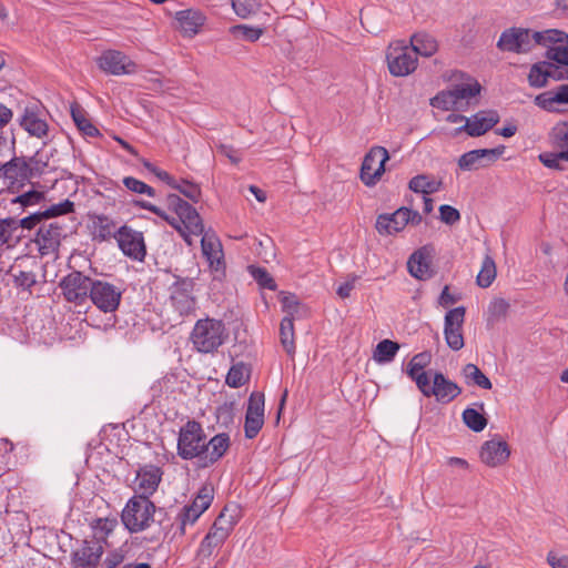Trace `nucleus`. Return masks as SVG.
Masks as SVG:
<instances>
[{
    "mask_svg": "<svg viewBox=\"0 0 568 568\" xmlns=\"http://www.w3.org/2000/svg\"><path fill=\"white\" fill-rule=\"evenodd\" d=\"M231 446L227 433H219L207 439L202 424L195 419L180 427L178 434L176 453L183 460H196L200 469L215 465L226 454Z\"/></svg>",
    "mask_w": 568,
    "mask_h": 568,
    "instance_id": "nucleus-1",
    "label": "nucleus"
},
{
    "mask_svg": "<svg viewBox=\"0 0 568 568\" xmlns=\"http://www.w3.org/2000/svg\"><path fill=\"white\" fill-rule=\"evenodd\" d=\"M166 511L163 508H156L155 505L146 496L131 497L121 514V520L130 532H140L150 527L155 517H159L161 530L166 534L171 524H164L163 518Z\"/></svg>",
    "mask_w": 568,
    "mask_h": 568,
    "instance_id": "nucleus-2",
    "label": "nucleus"
},
{
    "mask_svg": "<svg viewBox=\"0 0 568 568\" xmlns=\"http://www.w3.org/2000/svg\"><path fill=\"white\" fill-rule=\"evenodd\" d=\"M227 337L226 328L221 320H199L191 333L193 347L203 354L215 352Z\"/></svg>",
    "mask_w": 568,
    "mask_h": 568,
    "instance_id": "nucleus-3",
    "label": "nucleus"
},
{
    "mask_svg": "<svg viewBox=\"0 0 568 568\" xmlns=\"http://www.w3.org/2000/svg\"><path fill=\"white\" fill-rule=\"evenodd\" d=\"M93 280L83 272L73 270L59 281L61 296L74 306H83L89 301Z\"/></svg>",
    "mask_w": 568,
    "mask_h": 568,
    "instance_id": "nucleus-4",
    "label": "nucleus"
},
{
    "mask_svg": "<svg viewBox=\"0 0 568 568\" xmlns=\"http://www.w3.org/2000/svg\"><path fill=\"white\" fill-rule=\"evenodd\" d=\"M124 288L120 283L94 278L89 300L102 313H114L121 303Z\"/></svg>",
    "mask_w": 568,
    "mask_h": 568,
    "instance_id": "nucleus-5",
    "label": "nucleus"
},
{
    "mask_svg": "<svg viewBox=\"0 0 568 568\" xmlns=\"http://www.w3.org/2000/svg\"><path fill=\"white\" fill-rule=\"evenodd\" d=\"M235 525L236 519L232 515L222 511L202 539L197 549V556L201 558L211 557L215 549L223 546Z\"/></svg>",
    "mask_w": 568,
    "mask_h": 568,
    "instance_id": "nucleus-6",
    "label": "nucleus"
},
{
    "mask_svg": "<svg viewBox=\"0 0 568 568\" xmlns=\"http://www.w3.org/2000/svg\"><path fill=\"white\" fill-rule=\"evenodd\" d=\"M166 204L180 219L183 229L176 226L186 242L190 243L187 235H201L204 232L202 219L194 206L181 199L178 194H169Z\"/></svg>",
    "mask_w": 568,
    "mask_h": 568,
    "instance_id": "nucleus-7",
    "label": "nucleus"
},
{
    "mask_svg": "<svg viewBox=\"0 0 568 568\" xmlns=\"http://www.w3.org/2000/svg\"><path fill=\"white\" fill-rule=\"evenodd\" d=\"M389 73L394 77H406L418 65V58L404 41L390 43L386 53Z\"/></svg>",
    "mask_w": 568,
    "mask_h": 568,
    "instance_id": "nucleus-8",
    "label": "nucleus"
},
{
    "mask_svg": "<svg viewBox=\"0 0 568 568\" xmlns=\"http://www.w3.org/2000/svg\"><path fill=\"white\" fill-rule=\"evenodd\" d=\"M536 43L547 48L546 58L568 67V33L558 29L535 31Z\"/></svg>",
    "mask_w": 568,
    "mask_h": 568,
    "instance_id": "nucleus-9",
    "label": "nucleus"
},
{
    "mask_svg": "<svg viewBox=\"0 0 568 568\" xmlns=\"http://www.w3.org/2000/svg\"><path fill=\"white\" fill-rule=\"evenodd\" d=\"M174 278L175 281L169 286L171 305L181 316L190 315L196 306L193 295L195 283L190 277L174 275Z\"/></svg>",
    "mask_w": 568,
    "mask_h": 568,
    "instance_id": "nucleus-10",
    "label": "nucleus"
},
{
    "mask_svg": "<svg viewBox=\"0 0 568 568\" xmlns=\"http://www.w3.org/2000/svg\"><path fill=\"white\" fill-rule=\"evenodd\" d=\"M201 248L213 274V280L222 281L225 277L226 265L223 246L217 235L214 232H203Z\"/></svg>",
    "mask_w": 568,
    "mask_h": 568,
    "instance_id": "nucleus-11",
    "label": "nucleus"
},
{
    "mask_svg": "<svg viewBox=\"0 0 568 568\" xmlns=\"http://www.w3.org/2000/svg\"><path fill=\"white\" fill-rule=\"evenodd\" d=\"M536 43L535 32L529 29L513 27L501 32L497 48L504 52L527 53Z\"/></svg>",
    "mask_w": 568,
    "mask_h": 568,
    "instance_id": "nucleus-12",
    "label": "nucleus"
},
{
    "mask_svg": "<svg viewBox=\"0 0 568 568\" xmlns=\"http://www.w3.org/2000/svg\"><path fill=\"white\" fill-rule=\"evenodd\" d=\"M213 498V487L203 486L200 488L192 503L182 508L178 516V530L181 536L185 534V526L187 524L193 525L199 519V517L211 506Z\"/></svg>",
    "mask_w": 568,
    "mask_h": 568,
    "instance_id": "nucleus-13",
    "label": "nucleus"
},
{
    "mask_svg": "<svg viewBox=\"0 0 568 568\" xmlns=\"http://www.w3.org/2000/svg\"><path fill=\"white\" fill-rule=\"evenodd\" d=\"M389 154L384 146H373L364 156L361 165L359 178L367 186H373L385 172V163Z\"/></svg>",
    "mask_w": 568,
    "mask_h": 568,
    "instance_id": "nucleus-14",
    "label": "nucleus"
},
{
    "mask_svg": "<svg viewBox=\"0 0 568 568\" xmlns=\"http://www.w3.org/2000/svg\"><path fill=\"white\" fill-rule=\"evenodd\" d=\"M104 554L100 539H85L78 549L71 551L70 565L72 568H97Z\"/></svg>",
    "mask_w": 568,
    "mask_h": 568,
    "instance_id": "nucleus-15",
    "label": "nucleus"
},
{
    "mask_svg": "<svg viewBox=\"0 0 568 568\" xmlns=\"http://www.w3.org/2000/svg\"><path fill=\"white\" fill-rule=\"evenodd\" d=\"M98 67L112 75L134 74L138 65L125 53L119 50H105L97 59Z\"/></svg>",
    "mask_w": 568,
    "mask_h": 568,
    "instance_id": "nucleus-16",
    "label": "nucleus"
},
{
    "mask_svg": "<svg viewBox=\"0 0 568 568\" xmlns=\"http://www.w3.org/2000/svg\"><path fill=\"white\" fill-rule=\"evenodd\" d=\"M115 240L125 256L135 261H143L146 251L142 232L135 231L128 225H122L116 230Z\"/></svg>",
    "mask_w": 568,
    "mask_h": 568,
    "instance_id": "nucleus-17",
    "label": "nucleus"
},
{
    "mask_svg": "<svg viewBox=\"0 0 568 568\" xmlns=\"http://www.w3.org/2000/svg\"><path fill=\"white\" fill-rule=\"evenodd\" d=\"M505 145L493 149H476L462 154L458 166L463 171H475L496 162L505 152Z\"/></svg>",
    "mask_w": 568,
    "mask_h": 568,
    "instance_id": "nucleus-18",
    "label": "nucleus"
},
{
    "mask_svg": "<svg viewBox=\"0 0 568 568\" xmlns=\"http://www.w3.org/2000/svg\"><path fill=\"white\" fill-rule=\"evenodd\" d=\"M500 118L496 110H481L466 120V123L457 128L456 134L466 132L471 138H478L490 131Z\"/></svg>",
    "mask_w": 568,
    "mask_h": 568,
    "instance_id": "nucleus-19",
    "label": "nucleus"
},
{
    "mask_svg": "<svg viewBox=\"0 0 568 568\" xmlns=\"http://www.w3.org/2000/svg\"><path fill=\"white\" fill-rule=\"evenodd\" d=\"M509 456V445L499 436L486 440L479 452L480 460L489 467H497L505 464Z\"/></svg>",
    "mask_w": 568,
    "mask_h": 568,
    "instance_id": "nucleus-20",
    "label": "nucleus"
},
{
    "mask_svg": "<svg viewBox=\"0 0 568 568\" xmlns=\"http://www.w3.org/2000/svg\"><path fill=\"white\" fill-rule=\"evenodd\" d=\"M63 227L58 222L44 224L39 227L36 235V243L42 255L51 254L58 251L61 244Z\"/></svg>",
    "mask_w": 568,
    "mask_h": 568,
    "instance_id": "nucleus-21",
    "label": "nucleus"
},
{
    "mask_svg": "<svg viewBox=\"0 0 568 568\" xmlns=\"http://www.w3.org/2000/svg\"><path fill=\"white\" fill-rule=\"evenodd\" d=\"M534 103L550 113H561L558 104H568V84H560L552 90L536 95Z\"/></svg>",
    "mask_w": 568,
    "mask_h": 568,
    "instance_id": "nucleus-22",
    "label": "nucleus"
},
{
    "mask_svg": "<svg viewBox=\"0 0 568 568\" xmlns=\"http://www.w3.org/2000/svg\"><path fill=\"white\" fill-rule=\"evenodd\" d=\"M175 20L183 37L193 38L204 26L206 17L200 10L185 9L175 13Z\"/></svg>",
    "mask_w": 568,
    "mask_h": 568,
    "instance_id": "nucleus-23",
    "label": "nucleus"
},
{
    "mask_svg": "<svg viewBox=\"0 0 568 568\" xmlns=\"http://www.w3.org/2000/svg\"><path fill=\"white\" fill-rule=\"evenodd\" d=\"M162 478V470L155 465H145L141 467L135 477L139 496H151L156 489Z\"/></svg>",
    "mask_w": 568,
    "mask_h": 568,
    "instance_id": "nucleus-24",
    "label": "nucleus"
},
{
    "mask_svg": "<svg viewBox=\"0 0 568 568\" xmlns=\"http://www.w3.org/2000/svg\"><path fill=\"white\" fill-rule=\"evenodd\" d=\"M407 224L405 206H402L392 214H381L376 221V230L379 234L392 235L403 231Z\"/></svg>",
    "mask_w": 568,
    "mask_h": 568,
    "instance_id": "nucleus-25",
    "label": "nucleus"
},
{
    "mask_svg": "<svg viewBox=\"0 0 568 568\" xmlns=\"http://www.w3.org/2000/svg\"><path fill=\"white\" fill-rule=\"evenodd\" d=\"M407 267L409 274L420 281L428 280L433 276L430 268L429 254L426 247L415 251L408 258Z\"/></svg>",
    "mask_w": 568,
    "mask_h": 568,
    "instance_id": "nucleus-26",
    "label": "nucleus"
},
{
    "mask_svg": "<svg viewBox=\"0 0 568 568\" xmlns=\"http://www.w3.org/2000/svg\"><path fill=\"white\" fill-rule=\"evenodd\" d=\"M0 178L14 182L29 181L28 164L24 156H13L0 166Z\"/></svg>",
    "mask_w": 568,
    "mask_h": 568,
    "instance_id": "nucleus-27",
    "label": "nucleus"
},
{
    "mask_svg": "<svg viewBox=\"0 0 568 568\" xmlns=\"http://www.w3.org/2000/svg\"><path fill=\"white\" fill-rule=\"evenodd\" d=\"M435 394L433 396L440 403H449L462 393V388L453 381L448 379L442 372L434 373Z\"/></svg>",
    "mask_w": 568,
    "mask_h": 568,
    "instance_id": "nucleus-28",
    "label": "nucleus"
},
{
    "mask_svg": "<svg viewBox=\"0 0 568 568\" xmlns=\"http://www.w3.org/2000/svg\"><path fill=\"white\" fill-rule=\"evenodd\" d=\"M409 48L418 55L429 58L438 50L437 40L427 32H415L409 39Z\"/></svg>",
    "mask_w": 568,
    "mask_h": 568,
    "instance_id": "nucleus-29",
    "label": "nucleus"
},
{
    "mask_svg": "<svg viewBox=\"0 0 568 568\" xmlns=\"http://www.w3.org/2000/svg\"><path fill=\"white\" fill-rule=\"evenodd\" d=\"M91 233L93 240L104 242L111 237L115 239V222L108 215L97 214L91 219Z\"/></svg>",
    "mask_w": 568,
    "mask_h": 568,
    "instance_id": "nucleus-30",
    "label": "nucleus"
},
{
    "mask_svg": "<svg viewBox=\"0 0 568 568\" xmlns=\"http://www.w3.org/2000/svg\"><path fill=\"white\" fill-rule=\"evenodd\" d=\"M45 201V193L38 190H29L10 200L11 211L21 214L28 207L36 206Z\"/></svg>",
    "mask_w": 568,
    "mask_h": 568,
    "instance_id": "nucleus-31",
    "label": "nucleus"
},
{
    "mask_svg": "<svg viewBox=\"0 0 568 568\" xmlns=\"http://www.w3.org/2000/svg\"><path fill=\"white\" fill-rule=\"evenodd\" d=\"M19 123L21 128L32 136L41 139L48 133V123L43 119L39 118L36 112L29 109L24 110L23 114L19 119Z\"/></svg>",
    "mask_w": 568,
    "mask_h": 568,
    "instance_id": "nucleus-32",
    "label": "nucleus"
},
{
    "mask_svg": "<svg viewBox=\"0 0 568 568\" xmlns=\"http://www.w3.org/2000/svg\"><path fill=\"white\" fill-rule=\"evenodd\" d=\"M252 374V367L242 361L233 363L226 376L225 384L231 388H240L248 383Z\"/></svg>",
    "mask_w": 568,
    "mask_h": 568,
    "instance_id": "nucleus-33",
    "label": "nucleus"
},
{
    "mask_svg": "<svg viewBox=\"0 0 568 568\" xmlns=\"http://www.w3.org/2000/svg\"><path fill=\"white\" fill-rule=\"evenodd\" d=\"M548 141L554 150L568 153V121L557 122L548 133Z\"/></svg>",
    "mask_w": 568,
    "mask_h": 568,
    "instance_id": "nucleus-34",
    "label": "nucleus"
},
{
    "mask_svg": "<svg viewBox=\"0 0 568 568\" xmlns=\"http://www.w3.org/2000/svg\"><path fill=\"white\" fill-rule=\"evenodd\" d=\"M442 181L429 179L426 174H418L412 178L408 182V189L414 193H422L424 195L433 194L442 189Z\"/></svg>",
    "mask_w": 568,
    "mask_h": 568,
    "instance_id": "nucleus-35",
    "label": "nucleus"
},
{
    "mask_svg": "<svg viewBox=\"0 0 568 568\" xmlns=\"http://www.w3.org/2000/svg\"><path fill=\"white\" fill-rule=\"evenodd\" d=\"M400 345L392 339H383L381 341L373 353V358L378 364H387L390 363L395 356L397 355Z\"/></svg>",
    "mask_w": 568,
    "mask_h": 568,
    "instance_id": "nucleus-36",
    "label": "nucleus"
},
{
    "mask_svg": "<svg viewBox=\"0 0 568 568\" xmlns=\"http://www.w3.org/2000/svg\"><path fill=\"white\" fill-rule=\"evenodd\" d=\"M551 67L550 61H539L530 67L528 73V82L532 88H544L548 83L550 72L548 69Z\"/></svg>",
    "mask_w": 568,
    "mask_h": 568,
    "instance_id": "nucleus-37",
    "label": "nucleus"
},
{
    "mask_svg": "<svg viewBox=\"0 0 568 568\" xmlns=\"http://www.w3.org/2000/svg\"><path fill=\"white\" fill-rule=\"evenodd\" d=\"M281 344L288 355L295 354L294 317L285 316L280 325Z\"/></svg>",
    "mask_w": 568,
    "mask_h": 568,
    "instance_id": "nucleus-38",
    "label": "nucleus"
},
{
    "mask_svg": "<svg viewBox=\"0 0 568 568\" xmlns=\"http://www.w3.org/2000/svg\"><path fill=\"white\" fill-rule=\"evenodd\" d=\"M463 376L467 385H476L483 389H491L490 379L475 364H466L463 367Z\"/></svg>",
    "mask_w": 568,
    "mask_h": 568,
    "instance_id": "nucleus-39",
    "label": "nucleus"
},
{
    "mask_svg": "<svg viewBox=\"0 0 568 568\" xmlns=\"http://www.w3.org/2000/svg\"><path fill=\"white\" fill-rule=\"evenodd\" d=\"M71 116L77 128L83 133V135L90 138L101 135L99 129L85 116L84 111L80 106H71Z\"/></svg>",
    "mask_w": 568,
    "mask_h": 568,
    "instance_id": "nucleus-40",
    "label": "nucleus"
},
{
    "mask_svg": "<svg viewBox=\"0 0 568 568\" xmlns=\"http://www.w3.org/2000/svg\"><path fill=\"white\" fill-rule=\"evenodd\" d=\"M497 270L494 258L486 255L481 263V268L476 277V283L479 287H489L496 278Z\"/></svg>",
    "mask_w": 568,
    "mask_h": 568,
    "instance_id": "nucleus-41",
    "label": "nucleus"
},
{
    "mask_svg": "<svg viewBox=\"0 0 568 568\" xmlns=\"http://www.w3.org/2000/svg\"><path fill=\"white\" fill-rule=\"evenodd\" d=\"M264 29L260 27H253L247 24H235L230 28V33L239 40L248 42L257 41L263 34Z\"/></svg>",
    "mask_w": 568,
    "mask_h": 568,
    "instance_id": "nucleus-42",
    "label": "nucleus"
},
{
    "mask_svg": "<svg viewBox=\"0 0 568 568\" xmlns=\"http://www.w3.org/2000/svg\"><path fill=\"white\" fill-rule=\"evenodd\" d=\"M464 424L475 433H479L487 426V418L483 413L473 407H467L462 414Z\"/></svg>",
    "mask_w": 568,
    "mask_h": 568,
    "instance_id": "nucleus-43",
    "label": "nucleus"
},
{
    "mask_svg": "<svg viewBox=\"0 0 568 568\" xmlns=\"http://www.w3.org/2000/svg\"><path fill=\"white\" fill-rule=\"evenodd\" d=\"M538 160L542 165L548 169H552L556 171H564L565 166L562 164L564 161L568 162V153L567 152H542L538 155Z\"/></svg>",
    "mask_w": 568,
    "mask_h": 568,
    "instance_id": "nucleus-44",
    "label": "nucleus"
},
{
    "mask_svg": "<svg viewBox=\"0 0 568 568\" xmlns=\"http://www.w3.org/2000/svg\"><path fill=\"white\" fill-rule=\"evenodd\" d=\"M481 87L477 80H474L471 83H462L455 84L450 91L456 102L458 103L460 100L469 99L478 95L480 93Z\"/></svg>",
    "mask_w": 568,
    "mask_h": 568,
    "instance_id": "nucleus-45",
    "label": "nucleus"
},
{
    "mask_svg": "<svg viewBox=\"0 0 568 568\" xmlns=\"http://www.w3.org/2000/svg\"><path fill=\"white\" fill-rule=\"evenodd\" d=\"M75 211V204L73 201L65 199L60 203L52 204L47 209L42 210L45 220L54 219L62 215H68Z\"/></svg>",
    "mask_w": 568,
    "mask_h": 568,
    "instance_id": "nucleus-46",
    "label": "nucleus"
},
{
    "mask_svg": "<svg viewBox=\"0 0 568 568\" xmlns=\"http://www.w3.org/2000/svg\"><path fill=\"white\" fill-rule=\"evenodd\" d=\"M248 272L251 276L256 281L261 288L274 291L276 283L266 268L255 265H250Z\"/></svg>",
    "mask_w": 568,
    "mask_h": 568,
    "instance_id": "nucleus-47",
    "label": "nucleus"
},
{
    "mask_svg": "<svg viewBox=\"0 0 568 568\" xmlns=\"http://www.w3.org/2000/svg\"><path fill=\"white\" fill-rule=\"evenodd\" d=\"M265 397L262 392H253L247 400L246 416L264 419Z\"/></svg>",
    "mask_w": 568,
    "mask_h": 568,
    "instance_id": "nucleus-48",
    "label": "nucleus"
},
{
    "mask_svg": "<svg viewBox=\"0 0 568 568\" xmlns=\"http://www.w3.org/2000/svg\"><path fill=\"white\" fill-rule=\"evenodd\" d=\"M408 377L416 383L417 388L425 397H432L435 394V378L433 377L432 384L428 372L417 373Z\"/></svg>",
    "mask_w": 568,
    "mask_h": 568,
    "instance_id": "nucleus-49",
    "label": "nucleus"
},
{
    "mask_svg": "<svg viewBox=\"0 0 568 568\" xmlns=\"http://www.w3.org/2000/svg\"><path fill=\"white\" fill-rule=\"evenodd\" d=\"M430 104L439 110L449 111L456 109L457 102L450 90L440 91L430 100Z\"/></svg>",
    "mask_w": 568,
    "mask_h": 568,
    "instance_id": "nucleus-50",
    "label": "nucleus"
},
{
    "mask_svg": "<svg viewBox=\"0 0 568 568\" xmlns=\"http://www.w3.org/2000/svg\"><path fill=\"white\" fill-rule=\"evenodd\" d=\"M124 186L138 194H146L148 196L154 197L155 196V190L150 186L149 184L144 183L143 181L133 178V176H125L123 179Z\"/></svg>",
    "mask_w": 568,
    "mask_h": 568,
    "instance_id": "nucleus-51",
    "label": "nucleus"
},
{
    "mask_svg": "<svg viewBox=\"0 0 568 568\" xmlns=\"http://www.w3.org/2000/svg\"><path fill=\"white\" fill-rule=\"evenodd\" d=\"M450 322H448L446 328H444V337L447 346L450 349L457 352L462 349L465 345L463 329L453 331L450 328Z\"/></svg>",
    "mask_w": 568,
    "mask_h": 568,
    "instance_id": "nucleus-52",
    "label": "nucleus"
},
{
    "mask_svg": "<svg viewBox=\"0 0 568 568\" xmlns=\"http://www.w3.org/2000/svg\"><path fill=\"white\" fill-rule=\"evenodd\" d=\"M430 354L427 352H422L413 356V358L407 364L406 374L408 376H413L417 373H424V368L429 364Z\"/></svg>",
    "mask_w": 568,
    "mask_h": 568,
    "instance_id": "nucleus-53",
    "label": "nucleus"
},
{
    "mask_svg": "<svg viewBox=\"0 0 568 568\" xmlns=\"http://www.w3.org/2000/svg\"><path fill=\"white\" fill-rule=\"evenodd\" d=\"M465 314H466V308L464 306H457L455 308L449 310L445 314L444 328H446L448 322H450V324H452L450 328L453 331L463 329Z\"/></svg>",
    "mask_w": 568,
    "mask_h": 568,
    "instance_id": "nucleus-54",
    "label": "nucleus"
},
{
    "mask_svg": "<svg viewBox=\"0 0 568 568\" xmlns=\"http://www.w3.org/2000/svg\"><path fill=\"white\" fill-rule=\"evenodd\" d=\"M182 193L185 197L191 200L194 203H197L201 199V187L199 184L190 182L187 180H182L178 182V187H173Z\"/></svg>",
    "mask_w": 568,
    "mask_h": 568,
    "instance_id": "nucleus-55",
    "label": "nucleus"
},
{
    "mask_svg": "<svg viewBox=\"0 0 568 568\" xmlns=\"http://www.w3.org/2000/svg\"><path fill=\"white\" fill-rule=\"evenodd\" d=\"M27 164L29 181L34 178H40L42 174H44L45 168L48 166V162H44L41 159H39L38 154L28 158Z\"/></svg>",
    "mask_w": 568,
    "mask_h": 568,
    "instance_id": "nucleus-56",
    "label": "nucleus"
},
{
    "mask_svg": "<svg viewBox=\"0 0 568 568\" xmlns=\"http://www.w3.org/2000/svg\"><path fill=\"white\" fill-rule=\"evenodd\" d=\"M264 425V419L258 417H252L245 415L244 422V435L247 439H252L257 436Z\"/></svg>",
    "mask_w": 568,
    "mask_h": 568,
    "instance_id": "nucleus-57",
    "label": "nucleus"
},
{
    "mask_svg": "<svg viewBox=\"0 0 568 568\" xmlns=\"http://www.w3.org/2000/svg\"><path fill=\"white\" fill-rule=\"evenodd\" d=\"M439 219L442 222L454 225L460 221V213L452 205L443 204L439 206Z\"/></svg>",
    "mask_w": 568,
    "mask_h": 568,
    "instance_id": "nucleus-58",
    "label": "nucleus"
},
{
    "mask_svg": "<svg viewBox=\"0 0 568 568\" xmlns=\"http://www.w3.org/2000/svg\"><path fill=\"white\" fill-rule=\"evenodd\" d=\"M13 282L17 287L30 291L37 283V276L33 272L20 271Z\"/></svg>",
    "mask_w": 568,
    "mask_h": 568,
    "instance_id": "nucleus-59",
    "label": "nucleus"
},
{
    "mask_svg": "<svg viewBox=\"0 0 568 568\" xmlns=\"http://www.w3.org/2000/svg\"><path fill=\"white\" fill-rule=\"evenodd\" d=\"M232 7L239 17L246 18L255 11V1L254 0H232Z\"/></svg>",
    "mask_w": 568,
    "mask_h": 568,
    "instance_id": "nucleus-60",
    "label": "nucleus"
},
{
    "mask_svg": "<svg viewBox=\"0 0 568 568\" xmlns=\"http://www.w3.org/2000/svg\"><path fill=\"white\" fill-rule=\"evenodd\" d=\"M135 206H139L140 209L146 210L152 212L153 214L158 215L159 217L165 220L171 225H174L173 221H170L169 216L166 215L165 211H163L161 207L152 204L151 202L140 200L134 202Z\"/></svg>",
    "mask_w": 568,
    "mask_h": 568,
    "instance_id": "nucleus-61",
    "label": "nucleus"
},
{
    "mask_svg": "<svg viewBox=\"0 0 568 568\" xmlns=\"http://www.w3.org/2000/svg\"><path fill=\"white\" fill-rule=\"evenodd\" d=\"M42 220H45L42 213V210L33 212L28 216H24L20 220V226L26 230H32L36 227Z\"/></svg>",
    "mask_w": 568,
    "mask_h": 568,
    "instance_id": "nucleus-62",
    "label": "nucleus"
},
{
    "mask_svg": "<svg viewBox=\"0 0 568 568\" xmlns=\"http://www.w3.org/2000/svg\"><path fill=\"white\" fill-rule=\"evenodd\" d=\"M124 560V554L120 549L112 550L105 557L103 565L105 568H116Z\"/></svg>",
    "mask_w": 568,
    "mask_h": 568,
    "instance_id": "nucleus-63",
    "label": "nucleus"
},
{
    "mask_svg": "<svg viewBox=\"0 0 568 568\" xmlns=\"http://www.w3.org/2000/svg\"><path fill=\"white\" fill-rule=\"evenodd\" d=\"M547 561L551 568H568V556H557L554 551H549Z\"/></svg>",
    "mask_w": 568,
    "mask_h": 568,
    "instance_id": "nucleus-64",
    "label": "nucleus"
}]
</instances>
